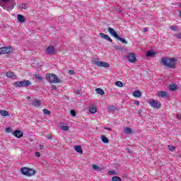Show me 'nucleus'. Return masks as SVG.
I'll list each match as a JSON object with an SVG mask.
<instances>
[{
	"label": "nucleus",
	"mask_w": 181,
	"mask_h": 181,
	"mask_svg": "<svg viewBox=\"0 0 181 181\" xmlns=\"http://www.w3.org/2000/svg\"><path fill=\"white\" fill-rule=\"evenodd\" d=\"M149 104L152 108H160V103H159L158 100L150 101Z\"/></svg>",
	"instance_id": "9b49d317"
},
{
	"label": "nucleus",
	"mask_w": 181,
	"mask_h": 181,
	"mask_svg": "<svg viewBox=\"0 0 181 181\" xmlns=\"http://www.w3.org/2000/svg\"><path fill=\"white\" fill-rule=\"evenodd\" d=\"M52 90H57V87L56 86L53 85L52 87H51Z\"/></svg>",
	"instance_id": "49530a36"
},
{
	"label": "nucleus",
	"mask_w": 181,
	"mask_h": 181,
	"mask_svg": "<svg viewBox=\"0 0 181 181\" xmlns=\"http://www.w3.org/2000/svg\"><path fill=\"white\" fill-rule=\"evenodd\" d=\"M13 52L11 47H3L0 48V54H9Z\"/></svg>",
	"instance_id": "0eeeda50"
},
{
	"label": "nucleus",
	"mask_w": 181,
	"mask_h": 181,
	"mask_svg": "<svg viewBox=\"0 0 181 181\" xmlns=\"http://www.w3.org/2000/svg\"><path fill=\"white\" fill-rule=\"evenodd\" d=\"M89 111H90V114H95V112H97V108L92 107L90 109Z\"/></svg>",
	"instance_id": "7c9ffc66"
},
{
	"label": "nucleus",
	"mask_w": 181,
	"mask_h": 181,
	"mask_svg": "<svg viewBox=\"0 0 181 181\" xmlns=\"http://www.w3.org/2000/svg\"><path fill=\"white\" fill-rule=\"evenodd\" d=\"M95 91H96L97 94H100V95H104V94H105L104 90H103L101 88H96Z\"/></svg>",
	"instance_id": "bb28decb"
},
{
	"label": "nucleus",
	"mask_w": 181,
	"mask_h": 181,
	"mask_svg": "<svg viewBox=\"0 0 181 181\" xmlns=\"http://www.w3.org/2000/svg\"><path fill=\"white\" fill-rule=\"evenodd\" d=\"M6 77H8V78H16V75H15L14 73L8 71L6 74Z\"/></svg>",
	"instance_id": "6ab92c4d"
},
{
	"label": "nucleus",
	"mask_w": 181,
	"mask_h": 181,
	"mask_svg": "<svg viewBox=\"0 0 181 181\" xmlns=\"http://www.w3.org/2000/svg\"><path fill=\"white\" fill-rule=\"evenodd\" d=\"M134 104L135 105H139V101H135Z\"/></svg>",
	"instance_id": "3c124183"
},
{
	"label": "nucleus",
	"mask_w": 181,
	"mask_h": 181,
	"mask_svg": "<svg viewBox=\"0 0 181 181\" xmlns=\"http://www.w3.org/2000/svg\"><path fill=\"white\" fill-rule=\"evenodd\" d=\"M93 64H95V66H98V67H105V68L110 67V64L105 62L95 61L93 62Z\"/></svg>",
	"instance_id": "1a4fd4ad"
},
{
	"label": "nucleus",
	"mask_w": 181,
	"mask_h": 181,
	"mask_svg": "<svg viewBox=\"0 0 181 181\" xmlns=\"http://www.w3.org/2000/svg\"><path fill=\"white\" fill-rule=\"evenodd\" d=\"M35 156H37V158H40V153L35 152Z\"/></svg>",
	"instance_id": "37998d69"
},
{
	"label": "nucleus",
	"mask_w": 181,
	"mask_h": 181,
	"mask_svg": "<svg viewBox=\"0 0 181 181\" xmlns=\"http://www.w3.org/2000/svg\"><path fill=\"white\" fill-rule=\"evenodd\" d=\"M143 32L146 33L148 32V28H144L143 30Z\"/></svg>",
	"instance_id": "8fccbe9b"
},
{
	"label": "nucleus",
	"mask_w": 181,
	"mask_h": 181,
	"mask_svg": "<svg viewBox=\"0 0 181 181\" xmlns=\"http://www.w3.org/2000/svg\"><path fill=\"white\" fill-rule=\"evenodd\" d=\"M138 114H139V117H142V110H139L138 111Z\"/></svg>",
	"instance_id": "79ce46f5"
},
{
	"label": "nucleus",
	"mask_w": 181,
	"mask_h": 181,
	"mask_svg": "<svg viewBox=\"0 0 181 181\" xmlns=\"http://www.w3.org/2000/svg\"><path fill=\"white\" fill-rule=\"evenodd\" d=\"M168 148L171 151H175V149H176V147L173 146H168Z\"/></svg>",
	"instance_id": "c9c22d12"
},
{
	"label": "nucleus",
	"mask_w": 181,
	"mask_h": 181,
	"mask_svg": "<svg viewBox=\"0 0 181 181\" xmlns=\"http://www.w3.org/2000/svg\"><path fill=\"white\" fill-rule=\"evenodd\" d=\"M30 98V97H29V96L27 97V99H28V100H29Z\"/></svg>",
	"instance_id": "4d7b16f0"
},
{
	"label": "nucleus",
	"mask_w": 181,
	"mask_h": 181,
	"mask_svg": "<svg viewBox=\"0 0 181 181\" xmlns=\"http://www.w3.org/2000/svg\"><path fill=\"white\" fill-rule=\"evenodd\" d=\"M107 31L111 35V36H113V37H115V39H117V40H119L120 42H122V43H124V45H127L128 43V41H127V40L118 35V33H117L114 28L109 27L107 28Z\"/></svg>",
	"instance_id": "7ed1b4c3"
},
{
	"label": "nucleus",
	"mask_w": 181,
	"mask_h": 181,
	"mask_svg": "<svg viewBox=\"0 0 181 181\" xmlns=\"http://www.w3.org/2000/svg\"><path fill=\"white\" fill-rule=\"evenodd\" d=\"M92 168L93 169V170H99L100 172H101V170H103V168H101L95 164H93L92 165Z\"/></svg>",
	"instance_id": "393cba45"
},
{
	"label": "nucleus",
	"mask_w": 181,
	"mask_h": 181,
	"mask_svg": "<svg viewBox=\"0 0 181 181\" xmlns=\"http://www.w3.org/2000/svg\"><path fill=\"white\" fill-rule=\"evenodd\" d=\"M175 37H177V39H181V33H177Z\"/></svg>",
	"instance_id": "4c0bfd02"
},
{
	"label": "nucleus",
	"mask_w": 181,
	"mask_h": 181,
	"mask_svg": "<svg viewBox=\"0 0 181 181\" xmlns=\"http://www.w3.org/2000/svg\"><path fill=\"white\" fill-rule=\"evenodd\" d=\"M177 118L178 119H181V115L180 114L177 115Z\"/></svg>",
	"instance_id": "09e8293b"
},
{
	"label": "nucleus",
	"mask_w": 181,
	"mask_h": 181,
	"mask_svg": "<svg viewBox=\"0 0 181 181\" xmlns=\"http://www.w3.org/2000/svg\"><path fill=\"white\" fill-rule=\"evenodd\" d=\"M46 53L47 54H56V48H54V47L53 46H49L47 49H46Z\"/></svg>",
	"instance_id": "9d476101"
},
{
	"label": "nucleus",
	"mask_w": 181,
	"mask_h": 181,
	"mask_svg": "<svg viewBox=\"0 0 181 181\" xmlns=\"http://www.w3.org/2000/svg\"><path fill=\"white\" fill-rule=\"evenodd\" d=\"M170 29L171 30L176 31V29H177V26L170 25Z\"/></svg>",
	"instance_id": "f704fd0d"
},
{
	"label": "nucleus",
	"mask_w": 181,
	"mask_h": 181,
	"mask_svg": "<svg viewBox=\"0 0 181 181\" xmlns=\"http://www.w3.org/2000/svg\"><path fill=\"white\" fill-rule=\"evenodd\" d=\"M61 129H62V131H69V127L68 126H61Z\"/></svg>",
	"instance_id": "72a5a7b5"
},
{
	"label": "nucleus",
	"mask_w": 181,
	"mask_h": 181,
	"mask_svg": "<svg viewBox=\"0 0 181 181\" xmlns=\"http://www.w3.org/2000/svg\"><path fill=\"white\" fill-rule=\"evenodd\" d=\"M101 139L103 144H108V142H110V140L108 139V138H107V136H105V135L101 136Z\"/></svg>",
	"instance_id": "a878e982"
},
{
	"label": "nucleus",
	"mask_w": 181,
	"mask_h": 181,
	"mask_svg": "<svg viewBox=\"0 0 181 181\" xmlns=\"http://www.w3.org/2000/svg\"><path fill=\"white\" fill-rule=\"evenodd\" d=\"M17 18L19 21V22H21V23H25V16H23L21 14H18L17 16Z\"/></svg>",
	"instance_id": "4be33fe9"
},
{
	"label": "nucleus",
	"mask_w": 181,
	"mask_h": 181,
	"mask_svg": "<svg viewBox=\"0 0 181 181\" xmlns=\"http://www.w3.org/2000/svg\"><path fill=\"white\" fill-rule=\"evenodd\" d=\"M30 86H32V82L29 80H24V81H16L13 83L14 87H29Z\"/></svg>",
	"instance_id": "39448f33"
},
{
	"label": "nucleus",
	"mask_w": 181,
	"mask_h": 181,
	"mask_svg": "<svg viewBox=\"0 0 181 181\" xmlns=\"http://www.w3.org/2000/svg\"><path fill=\"white\" fill-rule=\"evenodd\" d=\"M70 112L72 117H76V110H71Z\"/></svg>",
	"instance_id": "e433bc0d"
},
{
	"label": "nucleus",
	"mask_w": 181,
	"mask_h": 181,
	"mask_svg": "<svg viewBox=\"0 0 181 181\" xmlns=\"http://www.w3.org/2000/svg\"><path fill=\"white\" fill-rule=\"evenodd\" d=\"M156 53L153 51H148L146 53L147 57H152V56H155Z\"/></svg>",
	"instance_id": "cd10ccee"
},
{
	"label": "nucleus",
	"mask_w": 181,
	"mask_h": 181,
	"mask_svg": "<svg viewBox=\"0 0 181 181\" xmlns=\"http://www.w3.org/2000/svg\"><path fill=\"white\" fill-rule=\"evenodd\" d=\"M157 95L160 98H165L168 95V93H166L165 91H158L157 93Z\"/></svg>",
	"instance_id": "dca6fc26"
},
{
	"label": "nucleus",
	"mask_w": 181,
	"mask_h": 181,
	"mask_svg": "<svg viewBox=\"0 0 181 181\" xmlns=\"http://www.w3.org/2000/svg\"><path fill=\"white\" fill-rule=\"evenodd\" d=\"M114 110H115V107L114 106H111L109 107V111H114Z\"/></svg>",
	"instance_id": "a19ab883"
},
{
	"label": "nucleus",
	"mask_w": 181,
	"mask_h": 181,
	"mask_svg": "<svg viewBox=\"0 0 181 181\" xmlns=\"http://www.w3.org/2000/svg\"><path fill=\"white\" fill-rule=\"evenodd\" d=\"M74 150L76 152H78V153H83V149L81 148V146H75Z\"/></svg>",
	"instance_id": "5701e85b"
},
{
	"label": "nucleus",
	"mask_w": 181,
	"mask_h": 181,
	"mask_svg": "<svg viewBox=\"0 0 181 181\" xmlns=\"http://www.w3.org/2000/svg\"><path fill=\"white\" fill-rule=\"evenodd\" d=\"M133 97L135 98H139L142 95V93L139 90H134L132 93Z\"/></svg>",
	"instance_id": "f3484780"
},
{
	"label": "nucleus",
	"mask_w": 181,
	"mask_h": 181,
	"mask_svg": "<svg viewBox=\"0 0 181 181\" xmlns=\"http://www.w3.org/2000/svg\"><path fill=\"white\" fill-rule=\"evenodd\" d=\"M115 49H116V50H122V47L118 45H115Z\"/></svg>",
	"instance_id": "58836bf2"
},
{
	"label": "nucleus",
	"mask_w": 181,
	"mask_h": 181,
	"mask_svg": "<svg viewBox=\"0 0 181 181\" xmlns=\"http://www.w3.org/2000/svg\"><path fill=\"white\" fill-rule=\"evenodd\" d=\"M69 74H71V75L74 74V70H69Z\"/></svg>",
	"instance_id": "c03bdc74"
},
{
	"label": "nucleus",
	"mask_w": 181,
	"mask_h": 181,
	"mask_svg": "<svg viewBox=\"0 0 181 181\" xmlns=\"http://www.w3.org/2000/svg\"><path fill=\"white\" fill-rule=\"evenodd\" d=\"M30 105H32L33 107H35L36 108H39V107L42 105V102L39 100H35V102L30 103Z\"/></svg>",
	"instance_id": "ddd939ff"
},
{
	"label": "nucleus",
	"mask_w": 181,
	"mask_h": 181,
	"mask_svg": "<svg viewBox=\"0 0 181 181\" xmlns=\"http://www.w3.org/2000/svg\"><path fill=\"white\" fill-rule=\"evenodd\" d=\"M178 6H179V8H181V3L178 4Z\"/></svg>",
	"instance_id": "6e6d98bb"
},
{
	"label": "nucleus",
	"mask_w": 181,
	"mask_h": 181,
	"mask_svg": "<svg viewBox=\"0 0 181 181\" xmlns=\"http://www.w3.org/2000/svg\"><path fill=\"white\" fill-rule=\"evenodd\" d=\"M13 135L16 136V138L20 139V138H22V136H23V132L17 129L13 132Z\"/></svg>",
	"instance_id": "f8f14e48"
},
{
	"label": "nucleus",
	"mask_w": 181,
	"mask_h": 181,
	"mask_svg": "<svg viewBox=\"0 0 181 181\" xmlns=\"http://www.w3.org/2000/svg\"><path fill=\"white\" fill-rule=\"evenodd\" d=\"M47 138H48V139H53V136L52 134H49L47 136Z\"/></svg>",
	"instance_id": "a18cd8bd"
},
{
	"label": "nucleus",
	"mask_w": 181,
	"mask_h": 181,
	"mask_svg": "<svg viewBox=\"0 0 181 181\" xmlns=\"http://www.w3.org/2000/svg\"><path fill=\"white\" fill-rule=\"evenodd\" d=\"M109 175H117L115 171H108Z\"/></svg>",
	"instance_id": "ea45409f"
},
{
	"label": "nucleus",
	"mask_w": 181,
	"mask_h": 181,
	"mask_svg": "<svg viewBox=\"0 0 181 181\" xmlns=\"http://www.w3.org/2000/svg\"><path fill=\"white\" fill-rule=\"evenodd\" d=\"M115 86H117V87H124V83H122V82L118 81L115 82Z\"/></svg>",
	"instance_id": "c85d7f7f"
},
{
	"label": "nucleus",
	"mask_w": 181,
	"mask_h": 181,
	"mask_svg": "<svg viewBox=\"0 0 181 181\" xmlns=\"http://www.w3.org/2000/svg\"><path fill=\"white\" fill-rule=\"evenodd\" d=\"M127 152L128 153H132V151H131L129 148H127Z\"/></svg>",
	"instance_id": "603ef678"
},
{
	"label": "nucleus",
	"mask_w": 181,
	"mask_h": 181,
	"mask_svg": "<svg viewBox=\"0 0 181 181\" xmlns=\"http://www.w3.org/2000/svg\"><path fill=\"white\" fill-rule=\"evenodd\" d=\"M99 35L102 37V39H105V40H107V42H112V39H111V37H110V36L107 35L106 34L100 33Z\"/></svg>",
	"instance_id": "2eb2a0df"
},
{
	"label": "nucleus",
	"mask_w": 181,
	"mask_h": 181,
	"mask_svg": "<svg viewBox=\"0 0 181 181\" xmlns=\"http://www.w3.org/2000/svg\"><path fill=\"white\" fill-rule=\"evenodd\" d=\"M21 173H23V175H25V176H33V175L36 173V171L34 170L33 169L26 167L21 168Z\"/></svg>",
	"instance_id": "423d86ee"
},
{
	"label": "nucleus",
	"mask_w": 181,
	"mask_h": 181,
	"mask_svg": "<svg viewBox=\"0 0 181 181\" xmlns=\"http://www.w3.org/2000/svg\"><path fill=\"white\" fill-rule=\"evenodd\" d=\"M0 6H2L4 9H10L12 11L15 6L16 5V2L15 0H0Z\"/></svg>",
	"instance_id": "f03ea898"
},
{
	"label": "nucleus",
	"mask_w": 181,
	"mask_h": 181,
	"mask_svg": "<svg viewBox=\"0 0 181 181\" xmlns=\"http://www.w3.org/2000/svg\"><path fill=\"white\" fill-rule=\"evenodd\" d=\"M169 90H170V91H176V90H177V85L176 84L170 85Z\"/></svg>",
	"instance_id": "b1692460"
},
{
	"label": "nucleus",
	"mask_w": 181,
	"mask_h": 181,
	"mask_svg": "<svg viewBox=\"0 0 181 181\" xmlns=\"http://www.w3.org/2000/svg\"><path fill=\"white\" fill-rule=\"evenodd\" d=\"M46 78L48 80L49 83H62V80L54 74H47Z\"/></svg>",
	"instance_id": "20e7f679"
},
{
	"label": "nucleus",
	"mask_w": 181,
	"mask_h": 181,
	"mask_svg": "<svg viewBox=\"0 0 181 181\" xmlns=\"http://www.w3.org/2000/svg\"><path fill=\"white\" fill-rule=\"evenodd\" d=\"M42 111L45 115H50V111L47 109H43Z\"/></svg>",
	"instance_id": "473e14b6"
},
{
	"label": "nucleus",
	"mask_w": 181,
	"mask_h": 181,
	"mask_svg": "<svg viewBox=\"0 0 181 181\" xmlns=\"http://www.w3.org/2000/svg\"><path fill=\"white\" fill-rule=\"evenodd\" d=\"M44 148H45V146H44L43 145H40V149H43Z\"/></svg>",
	"instance_id": "5fc2aeb1"
},
{
	"label": "nucleus",
	"mask_w": 181,
	"mask_h": 181,
	"mask_svg": "<svg viewBox=\"0 0 181 181\" xmlns=\"http://www.w3.org/2000/svg\"><path fill=\"white\" fill-rule=\"evenodd\" d=\"M112 181H121V177L118 176H115L112 177Z\"/></svg>",
	"instance_id": "2f4dec72"
},
{
	"label": "nucleus",
	"mask_w": 181,
	"mask_h": 181,
	"mask_svg": "<svg viewBox=\"0 0 181 181\" xmlns=\"http://www.w3.org/2000/svg\"><path fill=\"white\" fill-rule=\"evenodd\" d=\"M124 134H126L127 135H129L132 133V129L129 128V127H124Z\"/></svg>",
	"instance_id": "412c9836"
},
{
	"label": "nucleus",
	"mask_w": 181,
	"mask_h": 181,
	"mask_svg": "<svg viewBox=\"0 0 181 181\" xmlns=\"http://www.w3.org/2000/svg\"><path fill=\"white\" fill-rule=\"evenodd\" d=\"M99 35L102 37V39H105V40H107V42H112V39H111V37H110V36L107 35L106 34L100 33Z\"/></svg>",
	"instance_id": "4468645a"
},
{
	"label": "nucleus",
	"mask_w": 181,
	"mask_h": 181,
	"mask_svg": "<svg viewBox=\"0 0 181 181\" xmlns=\"http://www.w3.org/2000/svg\"><path fill=\"white\" fill-rule=\"evenodd\" d=\"M0 115L1 117H11L9 112L4 110H0Z\"/></svg>",
	"instance_id": "a211bd4d"
},
{
	"label": "nucleus",
	"mask_w": 181,
	"mask_h": 181,
	"mask_svg": "<svg viewBox=\"0 0 181 181\" xmlns=\"http://www.w3.org/2000/svg\"><path fill=\"white\" fill-rule=\"evenodd\" d=\"M177 63V59L176 58L163 57L160 59V64L169 69H175Z\"/></svg>",
	"instance_id": "f257e3e1"
},
{
	"label": "nucleus",
	"mask_w": 181,
	"mask_h": 181,
	"mask_svg": "<svg viewBox=\"0 0 181 181\" xmlns=\"http://www.w3.org/2000/svg\"><path fill=\"white\" fill-rule=\"evenodd\" d=\"M180 16H181V11H180Z\"/></svg>",
	"instance_id": "13d9d810"
},
{
	"label": "nucleus",
	"mask_w": 181,
	"mask_h": 181,
	"mask_svg": "<svg viewBox=\"0 0 181 181\" xmlns=\"http://www.w3.org/2000/svg\"><path fill=\"white\" fill-rule=\"evenodd\" d=\"M35 78L38 81H42L43 80V78H42V76L35 74Z\"/></svg>",
	"instance_id": "c756f323"
},
{
	"label": "nucleus",
	"mask_w": 181,
	"mask_h": 181,
	"mask_svg": "<svg viewBox=\"0 0 181 181\" xmlns=\"http://www.w3.org/2000/svg\"><path fill=\"white\" fill-rule=\"evenodd\" d=\"M6 132H11V128H9V127H7L6 129Z\"/></svg>",
	"instance_id": "de8ad7c7"
},
{
	"label": "nucleus",
	"mask_w": 181,
	"mask_h": 181,
	"mask_svg": "<svg viewBox=\"0 0 181 181\" xmlns=\"http://www.w3.org/2000/svg\"><path fill=\"white\" fill-rule=\"evenodd\" d=\"M28 4L23 3L18 6V9L23 11V9H28Z\"/></svg>",
	"instance_id": "aec40b11"
},
{
	"label": "nucleus",
	"mask_w": 181,
	"mask_h": 181,
	"mask_svg": "<svg viewBox=\"0 0 181 181\" xmlns=\"http://www.w3.org/2000/svg\"><path fill=\"white\" fill-rule=\"evenodd\" d=\"M105 129H107V131H111V128L105 127Z\"/></svg>",
	"instance_id": "864d4df0"
},
{
	"label": "nucleus",
	"mask_w": 181,
	"mask_h": 181,
	"mask_svg": "<svg viewBox=\"0 0 181 181\" xmlns=\"http://www.w3.org/2000/svg\"><path fill=\"white\" fill-rule=\"evenodd\" d=\"M127 59L130 63H135L136 62V56L132 52L127 54Z\"/></svg>",
	"instance_id": "6e6552de"
}]
</instances>
